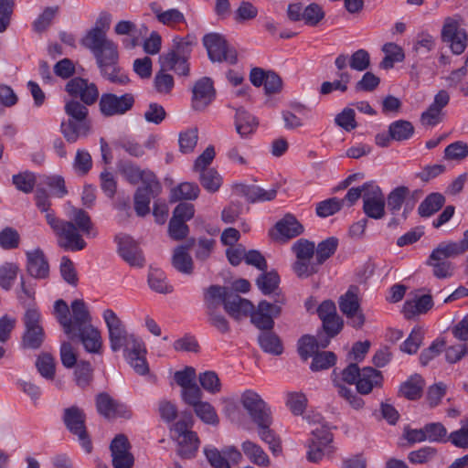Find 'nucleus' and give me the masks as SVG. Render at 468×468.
<instances>
[{
  "mask_svg": "<svg viewBox=\"0 0 468 468\" xmlns=\"http://www.w3.org/2000/svg\"><path fill=\"white\" fill-rule=\"evenodd\" d=\"M80 44L93 55L101 75L112 83L125 85L130 79L119 66V48L103 33L84 35Z\"/></svg>",
  "mask_w": 468,
  "mask_h": 468,
  "instance_id": "f257e3e1",
  "label": "nucleus"
},
{
  "mask_svg": "<svg viewBox=\"0 0 468 468\" xmlns=\"http://www.w3.org/2000/svg\"><path fill=\"white\" fill-rule=\"evenodd\" d=\"M88 106L74 99L65 102L64 112L68 115V120L61 122L60 133L68 143L74 144L90 133L91 125Z\"/></svg>",
  "mask_w": 468,
  "mask_h": 468,
  "instance_id": "f03ea898",
  "label": "nucleus"
},
{
  "mask_svg": "<svg viewBox=\"0 0 468 468\" xmlns=\"http://www.w3.org/2000/svg\"><path fill=\"white\" fill-rule=\"evenodd\" d=\"M465 245L461 241L441 242L431 253L427 264L432 267L433 275L439 279L451 277L453 273V264L450 259L465 252Z\"/></svg>",
  "mask_w": 468,
  "mask_h": 468,
  "instance_id": "7ed1b4c3",
  "label": "nucleus"
},
{
  "mask_svg": "<svg viewBox=\"0 0 468 468\" xmlns=\"http://www.w3.org/2000/svg\"><path fill=\"white\" fill-rule=\"evenodd\" d=\"M45 218L60 248L70 251H80L86 248V241L72 221L58 218L54 213H48Z\"/></svg>",
  "mask_w": 468,
  "mask_h": 468,
  "instance_id": "20e7f679",
  "label": "nucleus"
},
{
  "mask_svg": "<svg viewBox=\"0 0 468 468\" xmlns=\"http://www.w3.org/2000/svg\"><path fill=\"white\" fill-rule=\"evenodd\" d=\"M102 318L108 329L110 347L113 352L121 349L125 351L142 340L127 331L125 324L113 310H104Z\"/></svg>",
  "mask_w": 468,
  "mask_h": 468,
  "instance_id": "39448f33",
  "label": "nucleus"
},
{
  "mask_svg": "<svg viewBox=\"0 0 468 468\" xmlns=\"http://www.w3.org/2000/svg\"><path fill=\"white\" fill-rule=\"evenodd\" d=\"M22 322L24 333L21 338L23 349L37 350L40 348L46 339L45 330L42 325V316L37 308L26 310Z\"/></svg>",
  "mask_w": 468,
  "mask_h": 468,
  "instance_id": "423d86ee",
  "label": "nucleus"
},
{
  "mask_svg": "<svg viewBox=\"0 0 468 468\" xmlns=\"http://www.w3.org/2000/svg\"><path fill=\"white\" fill-rule=\"evenodd\" d=\"M276 296L274 303L265 300L261 301L257 308H253L249 314L251 323L261 331L273 329L274 318L281 314L282 305L285 303V298L280 293H276Z\"/></svg>",
  "mask_w": 468,
  "mask_h": 468,
  "instance_id": "0eeeda50",
  "label": "nucleus"
},
{
  "mask_svg": "<svg viewBox=\"0 0 468 468\" xmlns=\"http://www.w3.org/2000/svg\"><path fill=\"white\" fill-rule=\"evenodd\" d=\"M202 41L212 62H228L229 64L237 62L236 50L228 44L220 34H207L203 37Z\"/></svg>",
  "mask_w": 468,
  "mask_h": 468,
  "instance_id": "6e6552de",
  "label": "nucleus"
},
{
  "mask_svg": "<svg viewBox=\"0 0 468 468\" xmlns=\"http://www.w3.org/2000/svg\"><path fill=\"white\" fill-rule=\"evenodd\" d=\"M85 414L76 406L64 410L63 420L67 429L78 437V440L86 452L92 449L91 441L85 427Z\"/></svg>",
  "mask_w": 468,
  "mask_h": 468,
  "instance_id": "1a4fd4ad",
  "label": "nucleus"
},
{
  "mask_svg": "<svg viewBox=\"0 0 468 468\" xmlns=\"http://www.w3.org/2000/svg\"><path fill=\"white\" fill-rule=\"evenodd\" d=\"M173 438L177 442V452L183 458L195 456L199 446V440L196 432L188 430L186 420H178L172 429Z\"/></svg>",
  "mask_w": 468,
  "mask_h": 468,
  "instance_id": "9d476101",
  "label": "nucleus"
},
{
  "mask_svg": "<svg viewBox=\"0 0 468 468\" xmlns=\"http://www.w3.org/2000/svg\"><path fill=\"white\" fill-rule=\"evenodd\" d=\"M134 101L133 93H124L121 96L110 92L103 93L99 98V108L105 117L123 115L133 107Z\"/></svg>",
  "mask_w": 468,
  "mask_h": 468,
  "instance_id": "9b49d317",
  "label": "nucleus"
},
{
  "mask_svg": "<svg viewBox=\"0 0 468 468\" xmlns=\"http://www.w3.org/2000/svg\"><path fill=\"white\" fill-rule=\"evenodd\" d=\"M358 287L352 285L339 298V309L349 320L351 326L355 328H361L365 324V315L360 308L358 299Z\"/></svg>",
  "mask_w": 468,
  "mask_h": 468,
  "instance_id": "f8f14e48",
  "label": "nucleus"
},
{
  "mask_svg": "<svg viewBox=\"0 0 468 468\" xmlns=\"http://www.w3.org/2000/svg\"><path fill=\"white\" fill-rule=\"evenodd\" d=\"M65 90L71 99H79L86 105H93L100 98L97 85L80 77L70 79L65 85Z\"/></svg>",
  "mask_w": 468,
  "mask_h": 468,
  "instance_id": "ddd939ff",
  "label": "nucleus"
},
{
  "mask_svg": "<svg viewBox=\"0 0 468 468\" xmlns=\"http://www.w3.org/2000/svg\"><path fill=\"white\" fill-rule=\"evenodd\" d=\"M363 211L371 218L380 219L385 216V197L380 187L374 182L364 184Z\"/></svg>",
  "mask_w": 468,
  "mask_h": 468,
  "instance_id": "4468645a",
  "label": "nucleus"
},
{
  "mask_svg": "<svg viewBox=\"0 0 468 468\" xmlns=\"http://www.w3.org/2000/svg\"><path fill=\"white\" fill-rule=\"evenodd\" d=\"M240 403L254 423L266 422V420L271 417V411L267 403L258 393L250 389L242 393Z\"/></svg>",
  "mask_w": 468,
  "mask_h": 468,
  "instance_id": "2eb2a0df",
  "label": "nucleus"
},
{
  "mask_svg": "<svg viewBox=\"0 0 468 468\" xmlns=\"http://www.w3.org/2000/svg\"><path fill=\"white\" fill-rule=\"evenodd\" d=\"M443 41L449 42L453 54H462L466 47L468 37L464 28L452 18H447L441 30Z\"/></svg>",
  "mask_w": 468,
  "mask_h": 468,
  "instance_id": "dca6fc26",
  "label": "nucleus"
},
{
  "mask_svg": "<svg viewBox=\"0 0 468 468\" xmlns=\"http://www.w3.org/2000/svg\"><path fill=\"white\" fill-rule=\"evenodd\" d=\"M113 468H133L134 459L130 452V443L123 434L117 435L110 445Z\"/></svg>",
  "mask_w": 468,
  "mask_h": 468,
  "instance_id": "f3484780",
  "label": "nucleus"
},
{
  "mask_svg": "<svg viewBox=\"0 0 468 468\" xmlns=\"http://www.w3.org/2000/svg\"><path fill=\"white\" fill-rule=\"evenodd\" d=\"M213 81L208 77L198 80L192 89V107L197 111L204 110L215 99Z\"/></svg>",
  "mask_w": 468,
  "mask_h": 468,
  "instance_id": "a211bd4d",
  "label": "nucleus"
},
{
  "mask_svg": "<svg viewBox=\"0 0 468 468\" xmlns=\"http://www.w3.org/2000/svg\"><path fill=\"white\" fill-rule=\"evenodd\" d=\"M204 452L214 468H230V462L238 463L242 457L235 446H227L221 452L217 448H205Z\"/></svg>",
  "mask_w": 468,
  "mask_h": 468,
  "instance_id": "6ab92c4d",
  "label": "nucleus"
},
{
  "mask_svg": "<svg viewBox=\"0 0 468 468\" xmlns=\"http://www.w3.org/2000/svg\"><path fill=\"white\" fill-rule=\"evenodd\" d=\"M120 172L133 185L141 181L144 186L149 185V187L154 188V191L158 188V180L150 170H142L133 163L126 162L121 165Z\"/></svg>",
  "mask_w": 468,
  "mask_h": 468,
  "instance_id": "aec40b11",
  "label": "nucleus"
},
{
  "mask_svg": "<svg viewBox=\"0 0 468 468\" xmlns=\"http://www.w3.org/2000/svg\"><path fill=\"white\" fill-rule=\"evenodd\" d=\"M118 243L120 256L131 266L142 267L144 259L138 244L127 235H118L115 238Z\"/></svg>",
  "mask_w": 468,
  "mask_h": 468,
  "instance_id": "412c9836",
  "label": "nucleus"
},
{
  "mask_svg": "<svg viewBox=\"0 0 468 468\" xmlns=\"http://www.w3.org/2000/svg\"><path fill=\"white\" fill-rule=\"evenodd\" d=\"M195 245V239H190L185 245L177 246L174 250L172 265L179 272L190 275L193 273L194 262L189 250Z\"/></svg>",
  "mask_w": 468,
  "mask_h": 468,
  "instance_id": "4be33fe9",
  "label": "nucleus"
},
{
  "mask_svg": "<svg viewBox=\"0 0 468 468\" xmlns=\"http://www.w3.org/2000/svg\"><path fill=\"white\" fill-rule=\"evenodd\" d=\"M383 381L384 378L379 370L371 367H363L356 383V392L361 395H367L375 388H381Z\"/></svg>",
  "mask_w": 468,
  "mask_h": 468,
  "instance_id": "5701e85b",
  "label": "nucleus"
},
{
  "mask_svg": "<svg viewBox=\"0 0 468 468\" xmlns=\"http://www.w3.org/2000/svg\"><path fill=\"white\" fill-rule=\"evenodd\" d=\"M146 353V347L143 340L138 342V345L135 344L124 351L127 362L139 375H145L149 371L145 358Z\"/></svg>",
  "mask_w": 468,
  "mask_h": 468,
  "instance_id": "b1692460",
  "label": "nucleus"
},
{
  "mask_svg": "<svg viewBox=\"0 0 468 468\" xmlns=\"http://www.w3.org/2000/svg\"><path fill=\"white\" fill-rule=\"evenodd\" d=\"M96 408L98 412L106 419L116 416H124L126 407L118 400L113 399L107 393H100L96 397Z\"/></svg>",
  "mask_w": 468,
  "mask_h": 468,
  "instance_id": "393cba45",
  "label": "nucleus"
},
{
  "mask_svg": "<svg viewBox=\"0 0 468 468\" xmlns=\"http://www.w3.org/2000/svg\"><path fill=\"white\" fill-rule=\"evenodd\" d=\"M253 310L250 301L241 298L239 295L229 292L226 299L225 311L235 320L248 316Z\"/></svg>",
  "mask_w": 468,
  "mask_h": 468,
  "instance_id": "a878e982",
  "label": "nucleus"
},
{
  "mask_svg": "<svg viewBox=\"0 0 468 468\" xmlns=\"http://www.w3.org/2000/svg\"><path fill=\"white\" fill-rule=\"evenodd\" d=\"M162 190L158 182L156 191L149 187V185L139 187L134 194V209L139 217H144L150 212V202L152 197H157Z\"/></svg>",
  "mask_w": 468,
  "mask_h": 468,
  "instance_id": "bb28decb",
  "label": "nucleus"
},
{
  "mask_svg": "<svg viewBox=\"0 0 468 468\" xmlns=\"http://www.w3.org/2000/svg\"><path fill=\"white\" fill-rule=\"evenodd\" d=\"M74 336H78L87 352L100 353L102 345L101 332L92 324L75 332Z\"/></svg>",
  "mask_w": 468,
  "mask_h": 468,
  "instance_id": "cd10ccee",
  "label": "nucleus"
},
{
  "mask_svg": "<svg viewBox=\"0 0 468 468\" xmlns=\"http://www.w3.org/2000/svg\"><path fill=\"white\" fill-rule=\"evenodd\" d=\"M235 190L238 194L245 197L250 202L258 201H270L276 197L277 190L271 188L265 190L256 185H244L239 184L235 186Z\"/></svg>",
  "mask_w": 468,
  "mask_h": 468,
  "instance_id": "c85d7f7f",
  "label": "nucleus"
},
{
  "mask_svg": "<svg viewBox=\"0 0 468 468\" xmlns=\"http://www.w3.org/2000/svg\"><path fill=\"white\" fill-rule=\"evenodd\" d=\"M229 291L226 287L219 285H210L204 292V304L206 313L217 311L223 305H226V299L229 296Z\"/></svg>",
  "mask_w": 468,
  "mask_h": 468,
  "instance_id": "c756f323",
  "label": "nucleus"
},
{
  "mask_svg": "<svg viewBox=\"0 0 468 468\" xmlns=\"http://www.w3.org/2000/svg\"><path fill=\"white\" fill-rule=\"evenodd\" d=\"M71 320L73 324V335L75 332L90 325L91 316L85 302L82 299H76L70 303Z\"/></svg>",
  "mask_w": 468,
  "mask_h": 468,
  "instance_id": "7c9ffc66",
  "label": "nucleus"
},
{
  "mask_svg": "<svg viewBox=\"0 0 468 468\" xmlns=\"http://www.w3.org/2000/svg\"><path fill=\"white\" fill-rule=\"evenodd\" d=\"M27 271L37 279L48 277L49 266L42 250H36L27 253Z\"/></svg>",
  "mask_w": 468,
  "mask_h": 468,
  "instance_id": "2f4dec72",
  "label": "nucleus"
},
{
  "mask_svg": "<svg viewBox=\"0 0 468 468\" xmlns=\"http://www.w3.org/2000/svg\"><path fill=\"white\" fill-rule=\"evenodd\" d=\"M258 344L263 352L273 356H279L283 352L282 340L272 329L261 331L258 335Z\"/></svg>",
  "mask_w": 468,
  "mask_h": 468,
  "instance_id": "473e14b6",
  "label": "nucleus"
},
{
  "mask_svg": "<svg viewBox=\"0 0 468 468\" xmlns=\"http://www.w3.org/2000/svg\"><path fill=\"white\" fill-rule=\"evenodd\" d=\"M433 306V301L431 295L424 294L415 297L412 300H407L403 305V314L410 319L417 314L427 313Z\"/></svg>",
  "mask_w": 468,
  "mask_h": 468,
  "instance_id": "72a5a7b5",
  "label": "nucleus"
},
{
  "mask_svg": "<svg viewBox=\"0 0 468 468\" xmlns=\"http://www.w3.org/2000/svg\"><path fill=\"white\" fill-rule=\"evenodd\" d=\"M258 126L255 117L246 112L243 108L236 110L235 128L237 133L242 138H246L252 134Z\"/></svg>",
  "mask_w": 468,
  "mask_h": 468,
  "instance_id": "f704fd0d",
  "label": "nucleus"
},
{
  "mask_svg": "<svg viewBox=\"0 0 468 468\" xmlns=\"http://www.w3.org/2000/svg\"><path fill=\"white\" fill-rule=\"evenodd\" d=\"M328 344V339L319 343L314 336L305 335L298 341V353L300 356L306 361L309 357L317 353L319 348H325Z\"/></svg>",
  "mask_w": 468,
  "mask_h": 468,
  "instance_id": "c9c22d12",
  "label": "nucleus"
},
{
  "mask_svg": "<svg viewBox=\"0 0 468 468\" xmlns=\"http://www.w3.org/2000/svg\"><path fill=\"white\" fill-rule=\"evenodd\" d=\"M54 314L58 324L62 326L64 333L70 338H73V324L70 317V309L64 300L59 299L55 302Z\"/></svg>",
  "mask_w": 468,
  "mask_h": 468,
  "instance_id": "e433bc0d",
  "label": "nucleus"
},
{
  "mask_svg": "<svg viewBox=\"0 0 468 468\" xmlns=\"http://www.w3.org/2000/svg\"><path fill=\"white\" fill-rule=\"evenodd\" d=\"M423 387V378L415 374L400 385L399 391L406 399L415 400L421 397Z\"/></svg>",
  "mask_w": 468,
  "mask_h": 468,
  "instance_id": "4c0bfd02",
  "label": "nucleus"
},
{
  "mask_svg": "<svg viewBox=\"0 0 468 468\" xmlns=\"http://www.w3.org/2000/svg\"><path fill=\"white\" fill-rule=\"evenodd\" d=\"M161 68L164 70H174L176 74L188 76L189 65L187 58H175L173 53H164L159 57Z\"/></svg>",
  "mask_w": 468,
  "mask_h": 468,
  "instance_id": "58836bf2",
  "label": "nucleus"
},
{
  "mask_svg": "<svg viewBox=\"0 0 468 468\" xmlns=\"http://www.w3.org/2000/svg\"><path fill=\"white\" fill-rule=\"evenodd\" d=\"M266 420V422L256 423L258 426L259 437L262 441L269 445L270 450L273 453L280 452L282 451L280 440L276 436L275 432L270 428L272 423V418H268Z\"/></svg>",
  "mask_w": 468,
  "mask_h": 468,
  "instance_id": "ea45409f",
  "label": "nucleus"
},
{
  "mask_svg": "<svg viewBox=\"0 0 468 468\" xmlns=\"http://www.w3.org/2000/svg\"><path fill=\"white\" fill-rule=\"evenodd\" d=\"M275 228L279 234L287 239L299 236L303 232V227L292 215L285 216L276 223Z\"/></svg>",
  "mask_w": 468,
  "mask_h": 468,
  "instance_id": "a19ab883",
  "label": "nucleus"
},
{
  "mask_svg": "<svg viewBox=\"0 0 468 468\" xmlns=\"http://www.w3.org/2000/svg\"><path fill=\"white\" fill-rule=\"evenodd\" d=\"M304 260L299 258L296 259L294 263L292 264V270L297 277L301 279H306L319 271L321 267L320 263H318L317 259L314 256L312 258H303Z\"/></svg>",
  "mask_w": 468,
  "mask_h": 468,
  "instance_id": "79ce46f5",
  "label": "nucleus"
},
{
  "mask_svg": "<svg viewBox=\"0 0 468 468\" xmlns=\"http://www.w3.org/2000/svg\"><path fill=\"white\" fill-rule=\"evenodd\" d=\"M241 449L251 463L259 466L269 465L270 459L260 445L250 441H245L241 444Z\"/></svg>",
  "mask_w": 468,
  "mask_h": 468,
  "instance_id": "37998d69",
  "label": "nucleus"
},
{
  "mask_svg": "<svg viewBox=\"0 0 468 468\" xmlns=\"http://www.w3.org/2000/svg\"><path fill=\"white\" fill-rule=\"evenodd\" d=\"M200 189L195 183L185 182L171 190L170 201L194 200L199 195Z\"/></svg>",
  "mask_w": 468,
  "mask_h": 468,
  "instance_id": "c03bdc74",
  "label": "nucleus"
},
{
  "mask_svg": "<svg viewBox=\"0 0 468 468\" xmlns=\"http://www.w3.org/2000/svg\"><path fill=\"white\" fill-rule=\"evenodd\" d=\"M410 191L405 186H397L387 197V207L392 215H397L402 208Z\"/></svg>",
  "mask_w": 468,
  "mask_h": 468,
  "instance_id": "a18cd8bd",
  "label": "nucleus"
},
{
  "mask_svg": "<svg viewBox=\"0 0 468 468\" xmlns=\"http://www.w3.org/2000/svg\"><path fill=\"white\" fill-rule=\"evenodd\" d=\"M151 8L158 22L162 23L163 25L167 27H174L176 24L185 22V16L183 13H181L178 9L171 8L166 11H162V9L157 6L156 4H152Z\"/></svg>",
  "mask_w": 468,
  "mask_h": 468,
  "instance_id": "49530a36",
  "label": "nucleus"
},
{
  "mask_svg": "<svg viewBox=\"0 0 468 468\" xmlns=\"http://www.w3.org/2000/svg\"><path fill=\"white\" fill-rule=\"evenodd\" d=\"M444 202L445 198L441 194H430L419 206V214L421 217H431L441 208Z\"/></svg>",
  "mask_w": 468,
  "mask_h": 468,
  "instance_id": "de8ad7c7",
  "label": "nucleus"
},
{
  "mask_svg": "<svg viewBox=\"0 0 468 468\" xmlns=\"http://www.w3.org/2000/svg\"><path fill=\"white\" fill-rule=\"evenodd\" d=\"M334 386L336 388L337 394L346 400V402L352 407L354 410H361L365 402L361 397L357 395V393L353 390L351 388L346 387L343 384L339 379L333 380Z\"/></svg>",
  "mask_w": 468,
  "mask_h": 468,
  "instance_id": "09e8293b",
  "label": "nucleus"
},
{
  "mask_svg": "<svg viewBox=\"0 0 468 468\" xmlns=\"http://www.w3.org/2000/svg\"><path fill=\"white\" fill-rule=\"evenodd\" d=\"M261 273L256 280V284L261 292L269 295L276 292L280 283V277L278 273L274 271H266Z\"/></svg>",
  "mask_w": 468,
  "mask_h": 468,
  "instance_id": "8fccbe9b",
  "label": "nucleus"
},
{
  "mask_svg": "<svg viewBox=\"0 0 468 468\" xmlns=\"http://www.w3.org/2000/svg\"><path fill=\"white\" fill-rule=\"evenodd\" d=\"M148 283L152 290L159 293H170L173 287L166 282L165 272L160 269H151L148 274Z\"/></svg>",
  "mask_w": 468,
  "mask_h": 468,
  "instance_id": "3c124183",
  "label": "nucleus"
},
{
  "mask_svg": "<svg viewBox=\"0 0 468 468\" xmlns=\"http://www.w3.org/2000/svg\"><path fill=\"white\" fill-rule=\"evenodd\" d=\"M414 133V127L410 122L399 120L390 123L388 133L391 139L404 141L410 139Z\"/></svg>",
  "mask_w": 468,
  "mask_h": 468,
  "instance_id": "603ef678",
  "label": "nucleus"
},
{
  "mask_svg": "<svg viewBox=\"0 0 468 468\" xmlns=\"http://www.w3.org/2000/svg\"><path fill=\"white\" fill-rule=\"evenodd\" d=\"M435 47V39L428 33L419 34L413 44L412 52L419 58L426 57Z\"/></svg>",
  "mask_w": 468,
  "mask_h": 468,
  "instance_id": "864d4df0",
  "label": "nucleus"
},
{
  "mask_svg": "<svg viewBox=\"0 0 468 468\" xmlns=\"http://www.w3.org/2000/svg\"><path fill=\"white\" fill-rule=\"evenodd\" d=\"M199 181L202 186L211 193L217 192L222 184L220 175L213 168L199 172Z\"/></svg>",
  "mask_w": 468,
  "mask_h": 468,
  "instance_id": "5fc2aeb1",
  "label": "nucleus"
},
{
  "mask_svg": "<svg viewBox=\"0 0 468 468\" xmlns=\"http://www.w3.org/2000/svg\"><path fill=\"white\" fill-rule=\"evenodd\" d=\"M58 12L59 7L58 5L46 7L33 22V29L37 33L47 30L51 26L53 19L57 16Z\"/></svg>",
  "mask_w": 468,
  "mask_h": 468,
  "instance_id": "6e6d98bb",
  "label": "nucleus"
},
{
  "mask_svg": "<svg viewBox=\"0 0 468 468\" xmlns=\"http://www.w3.org/2000/svg\"><path fill=\"white\" fill-rule=\"evenodd\" d=\"M338 246V239L334 237H330L315 247V258L317 259L320 265L328 260L336 250Z\"/></svg>",
  "mask_w": 468,
  "mask_h": 468,
  "instance_id": "4d7b16f0",
  "label": "nucleus"
},
{
  "mask_svg": "<svg viewBox=\"0 0 468 468\" xmlns=\"http://www.w3.org/2000/svg\"><path fill=\"white\" fill-rule=\"evenodd\" d=\"M198 131L197 128H190L179 133L178 144L182 154L192 153L197 144Z\"/></svg>",
  "mask_w": 468,
  "mask_h": 468,
  "instance_id": "13d9d810",
  "label": "nucleus"
},
{
  "mask_svg": "<svg viewBox=\"0 0 468 468\" xmlns=\"http://www.w3.org/2000/svg\"><path fill=\"white\" fill-rule=\"evenodd\" d=\"M74 224L77 229L87 237H95L97 231L93 227L91 219L87 212L82 209H77L73 217Z\"/></svg>",
  "mask_w": 468,
  "mask_h": 468,
  "instance_id": "bf43d9fd",
  "label": "nucleus"
},
{
  "mask_svg": "<svg viewBox=\"0 0 468 468\" xmlns=\"http://www.w3.org/2000/svg\"><path fill=\"white\" fill-rule=\"evenodd\" d=\"M21 289L17 292V298L21 304L27 310L28 308H37L35 303V283L26 282L21 278Z\"/></svg>",
  "mask_w": 468,
  "mask_h": 468,
  "instance_id": "052dcab7",
  "label": "nucleus"
},
{
  "mask_svg": "<svg viewBox=\"0 0 468 468\" xmlns=\"http://www.w3.org/2000/svg\"><path fill=\"white\" fill-rule=\"evenodd\" d=\"M427 441L431 442H448V431L441 422H431L424 425Z\"/></svg>",
  "mask_w": 468,
  "mask_h": 468,
  "instance_id": "680f3d73",
  "label": "nucleus"
},
{
  "mask_svg": "<svg viewBox=\"0 0 468 468\" xmlns=\"http://www.w3.org/2000/svg\"><path fill=\"white\" fill-rule=\"evenodd\" d=\"M36 367L39 374L47 378L52 380L55 377V361L54 357L48 353H43L38 356L36 361Z\"/></svg>",
  "mask_w": 468,
  "mask_h": 468,
  "instance_id": "e2e57ef3",
  "label": "nucleus"
},
{
  "mask_svg": "<svg viewBox=\"0 0 468 468\" xmlns=\"http://www.w3.org/2000/svg\"><path fill=\"white\" fill-rule=\"evenodd\" d=\"M461 423L460 429L449 433L448 442L456 448L468 450V418Z\"/></svg>",
  "mask_w": 468,
  "mask_h": 468,
  "instance_id": "0e129e2a",
  "label": "nucleus"
},
{
  "mask_svg": "<svg viewBox=\"0 0 468 468\" xmlns=\"http://www.w3.org/2000/svg\"><path fill=\"white\" fill-rule=\"evenodd\" d=\"M336 356L333 352H317L313 356L310 368L312 371L327 369L335 364Z\"/></svg>",
  "mask_w": 468,
  "mask_h": 468,
  "instance_id": "69168bd1",
  "label": "nucleus"
},
{
  "mask_svg": "<svg viewBox=\"0 0 468 468\" xmlns=\"http://www.w3.org/2000/svg\"><path fill=\"white\" fill-rule=\"evenodd\" d=\"M196 415L205 423L216 425L218 423V417L214 407L208 402L201 401L194 407Z\"/></svg>",
  "mask_w": 468,
  "mask_h": 468,
  "instance_id": "338daca9",
  "label": "nucleus"
},
{
  "mask_svg": "<svg viewBox=\"0 0 468 468\" xmlns=\"http://www.w3.org/2000/svg\"><path fill=\"white\" fill-rule=\"evenodd\" d=\"M343 207V201L337 197H331L317 203L316 214L320 218H327L338 212Z\"/></svg>",
  "mask_w": 468,
  "mask_h": 468,
  "instance_id": "774afa93",
  "label": "nucleus"
}]
</instances>
